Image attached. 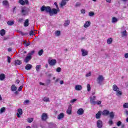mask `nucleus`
I'll list each match as a JSON object with an SVG mask.
<instances>
[{
	"instance_id": "f257e3e1",
	"label": "nucleus",
	"mask_w": 128,
	"mask_h": 128,
	"mask_svg": "<svg viewBox=\"0 0 128 128\" xmlns=\"http://www.w3.org/2000/svg\"><path fill=\"white\" fill-rule=\"evenodd\" d=\"M54 4L56 5V6L57 9L53 8L52 10L50 6H43L40 8L41 12H46L49 13L50 16H52L54 14H57L58 12H60V8H58V3L55 2Z\"/></svg>"
},
{
	"instance_id": "f03ea898",
	"label": "nucleus",
	"mask_w": 128,
	"mask_h": 128,
	"mask_svg": "<svg viewBox=\"0 0 128 128\" xmlns=\"http://www.w3.org/2000/svg\"><path fill=\"white\" fill-rule=\"evenodd\" d=\"M104 80V77L102 75H99L96 79V82L98 84L102 86V82Z\"/></svg>"
},
{
	"instance_id": "7ed1b4c3",
	"label": "nucleus",
	"mask_w": 128,
	"mask_h": 128,
	"mask_svg": "<svg viewBox=\"0 0 128 128\" xmlns=\"http://www.w3.org/2000/svg\"><path fill=\"white\" fill-rule=\"evenodd\" d=\"M21 12L24 16H28V8H22Z\"/></svg>"
},
{
	"instance_id": "20e7f679",
	"label": "nucleus",
	"mask_w": 128,
	"mask_h": 128,
	"mask_svg": "<svg viewBox=\"0 0 128 128\" xmlns=\"http://www.w3.org/2000/svg\"><path fill=\"white\" fill-rule=\"evenodd\" d=\"M96 96H93L90 97V102L92 104L96 105Z\"/></svg>"
},
{
	"instance_id": "39448f33",
	"label": "nucleus",
	"mask_w": 128,
	"mask_h": 128,
	"mask_svg": "<svg viewBox=\"0 0 128 128\" xmlns=\"http://www.w3.org/2000/svg\"><path fill=\"white\" fill-rule=\"evenodd\" d=\"M97 127L98 128H102V120H99L97 121L96 122Z\"/></svg>"
},
{
	"instance_id": "423d86ee",
	"label": "nucleus",
	"mask_w": 128,
	"mask_h": 128,
	"mask_svg": "<svg viewBox=\"0 0 128 128\" xmlns=\"http://www.w3.org/2000/svg\"><path fill=\"white\" fill-rule=\"evenodd\" d=\"M41 118L42 120H48V114L46 112L43 113L42 115Z\"/></svg>"
},
{
	"instance_id": "0eeeda50",
	"label": "nucleus",
	"mask_w": 128,
	"mask_h": 128,
	"mask_svg": "<svg viewBox=\"0 0 128 128\" xmlns=\"http://www.w3.org/2000/svg\"><path fill=\"white\" fill-rule=\"evenodd\" d=\"M18 112L16 113L18 118H20V116L22 114V108H18Z\"/></svg>"
},
{
	"instance_id": "6e6552de",
	"label": "nucleus",
	"mask_w": 128,
	"mask_h": 128,
	"mask_svg": "<svg viewBox=\"0 0 128 128\" xmlns=\"http://www.w3.org/2000/svg\"><path fill=\"white\" fill-rule=\"evenodd\" d=\"M48 64L50 66H54L56 64V59L48 61Z\"/></svg>"
},
{
	"instance_id": "1a4fd4ad",
	"label": "nucleus",
	"mask_w": 128,
	"mask_h": 128,
	"mask_svg": "<svg viewBox=\"0 0 128 128\" xmlns=\"http://www.w3.org/2000/svg\"><path fill=\"white\" fill-rule=\"evenodd\" d=\"M81 52H82V56H88V50H86L82 48L81 49Z\"/></svg>"
},
{
	"instance_id": "9d476101",
	"label": "nucleus",
	"mask_w": 128,
	"mask_h": 128,
	"mask_svg": "<svg viewBox=\"0 0 128 128\" xmlns=\"http://www.w3.org/2000/svg\"><path fill=\"white\" fill-rule=\"evenodd\" d=\"M72 104H69L68 109L66 110V113L68 114H72Z\"/></svg>"
},
{
	"instance_id": "9b49d317",
	"label": "nucleus",
	"mask_w": 128,
	"mask_h": 128,
	"mask_svg": "<svg viewBox=\"0 0 128 128\" xmlns=\"http://www.w3.org/2000/svg\"><path fill=\"white\" fill-rule=\"evenodd\" d=\"M84 109L80 108L77 111V114L79 116H82V115L84 114Z\"/></svg>"
},
{
	"instance_id": "f8f14e48",
	"label": "nucleus",
	"mask_w": 128,
	"mask_h": 128,
	"mask_svg": "<svg viewBox=\"0 0 128 128\" xmlns=\"http://www.w3.org/2000/svg\"><path fill=\"white\" fill-rule=\"evenodd\" d=\"M30 60H32V56L28 55L27 56H26V58L24 60V62H25L28 64V62H30Z\"/></svg>"
},
{
	"instance_id": "ddd939ff",
	"label": "nucleus",
	"mask_w": 128,
	"mask_h": 128,
	"mask_svg": "<svg viewBox=\"0 0 128 128\" xmlns=\"http://www.w3.org/2000/svg\"><path fill=\"white\" fill-rule=\"evenodd\" d=\"M102 112L101 110H100L99 112H98L96 115V118H97L98 120L100 118V116H102Z\"/></svg>"
},
{
	"instance_id": "4468645a",
	"label": "nucleus",
	"mask_w": 128,
	"mask_h": 128,
	"mask_svg": "<svg viewBox=\"0 0 128 128\" xmlns=\"http://www.w3.org/2000/svg\"><path fill=\"white\" fill-rule=\"evenodd\" d=\"M112 90L114 92H118L120 90V88H118L116 84H114L112 86Z\"/></svg>"
},
{
	"instance_id": "2eb2a0df",
	"label": "nucleus",
	"mask_w": 128,
	"mask_h": 128,
	"mask_svg": "<svg viewBox=\"0 0 128 128\" xmlns=\"http://www.w3.org/2000/svg\"><path fill=\"white\" fill-rule=\"evenodd\" d=\"M102 116H108L110 114V111L108 110H104L102 112Z\"/></svg>"
},
{
	"instance_id": "dca6fc26",
	"label": "nucleus",
	"mask_w": 128,
	"mask_h": 128,
	"mask_svg": "<svg viewBox=\"0 0 128 128\" xmlns=\"http://www.w3.org/2000/svg\"><path fill=\"white\" fill-rule=\"evenodd\" d=\"M66 4V1L65 0H62L60 4V8H62V6H64Z\"/></svg>"
},
{
	"instance_id": "f3484780",
	"label": "nucleus",
	"mask_w": 128,
	"mask_h": 128,
	"mask_svg": "<svg viewBox=\"0 0 128 128\" xmlns=\"http://www.w3.org/2000/svg\"><path fill=\"white\" fill-rule=\"evenodd\" d=\"M90 26V22L86 21L84 24V26L86 28H88Z\"/></svg>"
},
{
	"instance_id": "a211bd4d",
	"label": "nucleus",
	"mask_w": 128,
	"mask_h": 128,
	"mask_svg": "<svg viewBox=\"0 0 128 128\" xmlns=\"http://www.w3.org/2000/svg\"><path fill=\"white\" fill-rule=\"evenodd\" d=\"M14 64H15V66H20V64H22V60H15Z\"/></svg>"
},
{
	"instance_id": "6ab92c4d",
	"label": "nucleus",
	"mask_w": 128,
	"mask_h": 128,
	"mask_svg": "<svg viewBox=\"0 0 128 128\" xmlns=\"http://www.w3.org/2000/svg\"><path fill=\"white\" fill-rule=\"evenodd\" d=\"M109 116L110 118V119L114 120V112H109Z\"/></svg>"
},
{
	"instance_id": "aec40b11",
	"label": "nucleus",
	"mask_w": 128,
	"mask_h": 128,
	"mask_svg": "<svg viewBox=\"0 0 128 128\" xmlns=\"http://www.w3.org/2000/svg\"><path fill=\"white\" fill-rule=\"evenodd\" d=\"M64 118V113H60L58 116V120H62V118Z\"/></svg>"
},
{
	"instance_id": "412c9836",
	"label": "nucleus",
	"mask_w": 128,
	"mask_h": 128,
	"mask_svg": "<svg viewBox=\"0 0 128 128\" xmlns=\"http://www.w3.org/2000/svg\"><path fill=\"white\" fill-rule=\"evenodd\" d=\"M70 20H66L64 22V26H70Z\"/></svg>"
},
{
	"instance_id": "4be33fe9",
	"label": "nucleus",
	"mask_w": 128,
	"mask_h": 128,
	"mask_svg": "<svg viewBox=\"0 0 128 128\" xmlns=\"http://www.w3.org/2000/svg\"><path fill=\"white\" fill-rule=\"evenodd\" d=\"M32 68V66L30 65V64H28L26 65L25 68L27 70H30Z\"/></svg>"
},
{
	"instance_id": "5701e85b",
	"label": "nucleus",
	"mask_w": 128,
	"mask_h": 128,
	"mask_svg": "<svg viewBox=\"0 0 128 128\" xmlns=\"http://www.w3.org/2000/svg\"><path fill=\"white\" fill-rule=\"evenodd\" d=\"M2 5L4 6H8L9 4L8 2L6 0H4L2 2Z\"/></svg>"
},
{
	"instance_id": "b1692460",
	"label": "nucleus",
	"mask_w": 128,
	"mask_h": 128,
	"mask_svg": "<svg viewBox=\"0 0 128 128\" xmlns=\"http://www.w3.org/2000/svg\"><path fill=\"white\" fill-rule=\"evenodd\" d=\"M30 25V22H29V20L28 19H26L24 22V26H28Z\"/></svg>"
},
{
	"instance_id": "393cba45",
	"label": "nucleus",
	"mask_w": 128,
	"mask_h": 128,
	"mask_svg": "<svg viewBox=\"0 0 128 128\" xmlns=\"http://www.w3.org/2000/svg\"><path fill=\"white\" fill-rule=\"evenodd\" d=\"M82 86H80V85H76L75 86V90H82Z\"/></svg>"
},
{
	"instance_id": "a878e982",
	"label": "nucleus",
	"mask_w": 128,
	"mask_h": 128,
	"mask_svg": "<svg viewBox=\"0 0 128 128\" xmlns=\"http://www.w3.org/2000/svg\"><path fill=\"white\" fill-rule=\"evenodd\" d=\"M6 78V76L4 74H0V80H4Z\"/></svg>"
},
{
	"instance_id": "bb28decb",
	"label": "nucleus",
	"mask_w": 128,
	"mask_h": 128,
	"mask_svg": "<svg viewBox=\"0 0 128 128\" xmlns=\"http://www.w3.org/2000/svg\"><path fill=\"white\" fill-rule=\"evenodd\" d=\"M11 90L12 92H16V85L12 84L11 86Z\"/></svg>"
},
{
	"instance_id": "cd10ccee",
	"label": "nucleus",
	"mask_w": 128,
	"mask_h": 128,
	"mask_svg": "<svg viewBox=\"0 0 128 128\" xmlns=\"http://www.w3.org/2000/svg\"><path fill=\"white\" fill-rule=\"evenodd\" d=\"M0 34L2 36H4V34H6V30H4V29H2V30H0Z\"/></svg>"
},
{
	"instance_id": "c85d7f7f",
	"label": "nucleus",
	"mask_w": 128,
	"mask_h": 128,
	"mask_svg": "<svg viewBox=\"0 0 128 128\" xmlns=\"http://www.w3.org/2000/svg\"><path fill=\"white\" fill-rule=\"evenodd\" d=\"M121 34L122 36H126V30H124V31H121Z\"/></svg>"
},
{
	"instance_id": "c756f323",
	"label": "nucleus",
	"mask_w": 128,
	"mask_h": 128,
	"mask_svg": "<svg viewBox=\"0 0 128 128\" xmlns=\"http://www.w3.org/2000/svg\"><path fill=\"white\" fill-rule=\"evenodd\" d=\"M42 100H44V102H50V98L47 97H44L42 98Z\"/></svg>"
},
{
	"instance_id": "7c9ffc66",
	"label": "nucleus",
	"mask_w": 128,
	"mask_h": 128,
	"mask_svg": "<svg viewBox=\"0 0 128 128\" xmlns=\"http://www.w3.org/2000/svg\"><path fill=\"white\" fill-rule=\"evenodd\" d=\"M14 24V21H8L7 22V24L8 26H12Z\"/></svg>"
},
{
	"instance_id": "2f4dec72",
	"label": "nucleus",
	"mask_w": 128,
	"mask_h": 128,
	"mask_svg": "<svg viewBox=\"0 0 128 128\" xmlns=\"http://www.w3.org/2000/svg\"><path fill=\"white\" fill-rule=\"evenodd\" d=\"M108 124L110 126H112V124H114V122L112 121V119H110L108 122Z\"/></svg>"
},
{
	"instance_id": "473e14b6",
	"label": "nucleus",
	"mask_w": 128,
	"mask_h": 128,
	"mask_svg": "<svg viewBox=\"0 0 128 128\" xmlns=\"http://www.w3.org/2000/svg\"><path fill=\"white\" fill-rule=\"evenodd\" d=\"M48 126L50 128H52L54 126V122H50L48 124Z\"/></svg>"
},
{
	"instance_id": "72a5a7b5",
	"label": "nucleus",
	"mask_w": 128,
	"mask_h": 128,
	"mask_svg": "<svg viewBox=\"0 0 128 128\" xmlns=\"http://www.w3.org/2000/svg\"><path fill=\"white\" fill-rule=\"evenodd\" d=\"M41 66H40V65H37L36 66V70L38 72H40V68Z\"/></svg>"
},
{
	"instance_id": "f704fd0d",
	"label": "nucleus",
	"mask_w": 128,
	"mask_h": 128,
	"mask_svg": "<svg viewBox=\"0 0 128 128\" xmlns=\"http://www.w3.org/2000/svg\"><path fill=\"white\" fill-rule=\"evenodd\" d=\"M116 22H118V18H116V17L112 18V23Z\"/></svg>"
},
{
	"instance_id": "c9c22d12",
	"label": "nucleus",
	"mask_w": 128,
	"mask_h": 128,
	"mask_svg": "<svg viewBox=\"0 0 128 128\" xmlns=\"http://www.w3.org/2000/svg\"><path fill=\"white\" fill-rule=\"evenodd\" d=\"M6 112V108L4 107H3L0 108V114H2V112Z\"/></svg>"
},
{
	"instance_id": "e433bc0d",
	"label": "nucleus",
	"mask_w": 128,
	"mask_h": 128,
	"mask_svg": "<svg viewBox=\"0 0 128 128\" xmlns=\"http://www.w3.org/2000/svg\"><path fill=\"white\" fill-rule=\"evenodd\" d=\"M122 91H118L116 92V96H122Z\"/></svg>"
},
{
	"instance_id": "4c0bfd02",
	"label": "nucleus",
	"mask_w": 128,
	"mask_h": 128,
	"mask_svg": "<svg viewBox=\"0 0 128 128\" xmlns=\"http://www.w3.org/2000/svg\"><path fill=\"white\" fill-rule=\"evenodd\" d=\"M18 2H19V4H22V6H24V0H19Z\"/></svg>"
},
{
	"instance_id": "58836bf2",
	"label": "nucleus",
	"mask_w": 128,
	"mask_h": 128,
	"mask_svg": "<svg viewBox=\"0 0 128 128\" xmlns=\"http://www.w3.org/2000/svg\"><path fill=\"white\" fill-rule=\"evenodd\" d=\"M107 42L109 44H112V38H109L107 40Z\"/></svg>"
},
{
	"instance_id": "ea45409f",
	"label": "nucleus",
	"mask_w": 128,
	"mask_h": 128,
	"mask_svg": "<svg viewBox=\"0 0 128 128\" xmlns=\"http://www.w3.org/2000/svg\"><path fill=\"white\" fill-rule=\"evenodd\" d=\"M55 34H56V36H60V30H57V31L55 32Z\"/></svg>"
},
{
	"instance_id": "a19ab883",
	"label": "nucleus",
	"mask_w": 128,
	"mask_h": 128,
	"mask_svg": "<svg viewBox=\"0 0 128 128\" xmlns=\"http://www.w3.org/2000/svg\"><path fill=\"white\" fill-rule=\"evenodd\" d=\"M89 16H94V12H88Z\"/></svg>"
},
{
	"instance_id": "79ce46f5",
	"label": "nucleus",
	"mask_w": 128,
	"mask_h": 128,
	"mask_svg": "<svg viewBox=\"0 0 128 128\" xmlns=\"http://www.w3.org/2000/svg\"><path fill=\"white\" fill-rule=\"evenodd\" d=\"M42 54H44V50H39L38 52V56H42Z\"/></svg>"
},
{
	"instance_id": "37998d69",
	"label": "nucleus",
	"mask_w": 128,
	"mask_h": 128,
	"mask_svg": "<svg viewBox=\"0 0 128 128\" xmlns=\"http://www.w3.org/2000/svg\"><path fill=\"white\" fill-rule=\"evenodd\" d=\"M30 36H34L36 34L34 33V32L32 30H30L29 32Z\"/></svg>"
},
{
	"instance_id": "c03bdc74",
	"label": "nucleus",
	"mask_w": 128,
	"mask_h": 128,
	"mask_svg": "<svg viewBox=\"0 0 128 128\" xmlns=\"http://www.w3.org/2000/svg\"><path fill=\"white\" fill-rule=\"evenodd\" d=\"M90 84H88L87 85V90L88 92H90Z\"/></svg>"
},
{
	"instance_id": "a18cd8bd",
	"label": "nucleus",
	"mask_w": 128,
	"mask_h": 128,
	"mask_svg": "<svg viewBox=\"0 0 128 128\" xmlns=\"http://www.w3.org/2000/svg\"><path fill=\"white\" fill-rule=\"evenodd\" d=\"M34 54V50H32L30 52L28 53V56H32V54Z\"/></svg>"
},
{
	"instance_id": "49530a36",
	"label": "nucleus",
	"mask_w": 128,
	"mask_h": 128,
	"mask_svg": "<svg viewBox=\"0 0 128 128\" xmlns=\"http://www.w3.org/2000/svg\"><path fill=\"white\" fill-rule=\"evenodd\" d=\"M33 121H34V118H28V122L29 123L32 122Z\"/></svg>"
},
{
	"instance_id": "de8ad7c7",
	"label": "nucleus",
	"mask_w": 128,
	"mask_h": 128,
	"mask_svg": "<svg viewBox=\"0 0 128 128\" xmlns=\"http://www.w3.org/2000/svg\"><path fill=\"white\" fill-rule=\"evenodd\" d=\"M123 107L124 108H128V103H125L123 105Z\"/></svg>"
},
{
	"instance_id": "09e8293b",
	"label": "nucleus",
	"mask_w": 128,
	"mask_h": 128,
	"mask_svg": "<svg viewBox=\"0 0 128 128\" xmlns=\"http://www.w3.org/2000/svg\"><path fill=\"white\" fill-rule=\"evenodd\" d=\"M56 72H62V68L58 67L56 68Z\"/></svg>"
},
{
	"instance_id": "8fccbe9b",
	"label": "nucleus",
	"mask_w": 128,
	"mask_h": 128,
	"mask_svg": "<svg viewBox=\"0 0 128 128\" xmlns=\"http://www.w3.org/2000/svg\"><path fill=\"white\" fill-rule=\"evenodd\" d=\"M24 44H25V46H28L30 44V42H24Z\"/></svg>"
},
{
	"instance_id": "3c124183",
	"label": "nucleus",
	"mask_w": 128,
	"mask_h": 128,
	"mask_svg": "<svg viewBox=\"0 0 128 128\" xmlns=\"http://www.w3.org/2000/svg\"><path fill=\"white\" fill-rule=\"evenodd\" d=\"M80 6V2H77L75 5V6L76 8H78V6Z\"/></svg>"
},
{
	"instance_id": "603ef678",
	"label": "nucleus",
	"mask_w": 128,
	"mask_h": 128,
	"mask_svg": "<svg viewBox=\"0 0 128 128\" xmlns=\"http://www.w3.org/2000/svg\"><path fill=\"white\" fill-rule=\"evenodd\" d=\"M76 100H78L76 98H74V99L72 100L70 102H71L72 104H74V102H76Z\"/></svg>"
},
{
	"instance_id": "864d4df0",
	"label": "nucleus",
	"mask_w": 128,
	"mask_h": 128,
	"mask_svg": "<svg viewBox=\"0 0 128 128\" xmlns=\"http://www.w3.org/2000/svg\"><path fill=\"white\" fill-rule=\"evenodd\" d=\"M116 124L118 126H122V122L118 121V122H117Z\"/></svg>"
},
{
	"instance_id": "5fc2aeb1",
	"label": "nucleus",
	"mask_w": 128,
	"mask_h": 128,
	"mask_svg": "<svg viewBox=\"0 0 128 128\" xmlns=\"http://www.w3.org/2000/svg\"><path fill=\"white\" fill-rule=\"evenodd\" d=\"M100 104H102V101L100 100H97L96 102V104L100 105Z\"/></svg>"
},
{
	"instance_id": "6e6d98bb",
	"label": "nucleus",
	"mask_w": 128,
	"mask_h": 128,
	"mask_svg": "<svg viewBox=\"0 0 128 128\" xmlns=\"http://www.w3.org/2000/svg\"><path fill=\"white\" fill-rule=\"evenodd\" d=\"M90 76H92V72H89L86 74V76L87 77Z\"/></svg>"
},
{
	"instance_id": "4d7b16f0",
	"label": "nucleus",
	"mask_w": 128,
	"mask_h": 128,
	"mask_svg": "<svg viewBox=\"0 0 128 128\" xmlns=\"http://www.w3.org/2000/svg\"><path fill=\"white\" fill-rule=\"evenodd\" d=\"M124 30H126V27H124V26L122 27L121 28V32H124Z\"/></svg>"
},
{
	"instance_id": "13d9d810",
	"label": "nucleus",
	"mask_w": 128,
	"mask_h": 128,
	"mask_svg": "<svg viewBox=\"0 0 128 128\" xmlns=\"http://www.w3.org/2000/svg\"><path fill=\"white\" fill-rule=\"evenodd\" d=\"M8 64L10 63V56H8Z\"/></svg>"
},
{
	"instance_id": "bf43d9fd",
	"label": "nucleus",
	"mask_w": 128,
	"mask_h": 128,
	"mask_svg": "<svg viewBox=\"0 0 128 128\" xmlns=\"http://www.w3.org/2000/svg\"><path fill=\"white\" fill-rule=\"evenodd\" d=\"M24 4H28V0H24Z\"/></svg>"
},
{
	"instance_id": "052dcab7",
	"label": "nucleus",
	"mask_w": 128,
	"mask_h": 128,
	"mask_svg": "<svg viewBox=\"0 0 128 128\" xmlns=\"http://www.w3.org/2000/svg\"><path fill=\"white\" fill-rule=\"evenodd\" d=\"M81 14H86V10L84 9H82L81 10Z\"/></svg>"
},
{
	"instance_id": "680f3d73",
	"label": "nucleus",
	"mask_w": 128,
	"mask_h": 128,
	"mask_svg": "<svg viewBox=\"0 0 128 128\" xmlns=\"http://www.w3.org/2000/svg\"><path fill=\"white\" fill-rule=\"evenodd\" d=\"M24 104H30V100H26L24 102Z\"/></svg>"
},
{
	"instance_id": "e2e57ef3",
	"label": "nucleus",
	"mask_w": 128,
	"mask_h": 128,
	"mask_svg": "<svg viewBox=\"0 0 128 128\" xmlns=\"http://www.w3.org/2000/svg\"><path fill=\"white\" fill-rule=\"evenodd\" d=\"M24 22V19L20 18L18 19V22Z\"/></svg>"
},
{
	"instance_id": "0e129e2a",
	"label": "nucleus",
	"mask_w": 128,
	"mask_h": 128,
	"mask_svg": "<svg viewBox=\"0 0 128 128\" xmlns=\"http://www.w3.org/2000/svg\"><path fill=\"white\" fill-rule=\"evenodd\" d=\"M22 88H23L22 86H20L19 87L18 89V90L19 92H20V90H22Z\"/></svg>"
},
{
	"instance_id": "69168bd1",
	"label": "nucleus",
	"mask_w": 128,
	"mask_h": 128,
	"mask_svg": "<svg viewBox=\"0 0 128 128\" xmlns=\"http://www.w3.org/2000/svg\"><path fill=\"white\" fill-rule=\"evenodd\" d=\"M60 82V78H57L56 79V80H55L54 84H56V82Z\"/></svg>"
},
{
	"instance_id": "338daca9",
	"label": "nucleus",
	"mask_w": 128,
	"mask_h": 128,
	"mask_svg": "<svg viewBox=\"0 0 128 128\" xmlns=\"http://www.w3.org/2000/svg\"><path fill=\"white\" fill-rule=\"evenodd\" d=\"M124 58H128V53L125 54H124Z\"/></svg>"
},
{
	"instance_id": "774afa93",
	"label": "nucleus",
	"mask_w": 128,
	"mask_h": 128,
	"mask_svg": "<svg viewBox=\"0 0 128 128\" xmlns=\"http://www.w3.org/2000/svg\"><path fill=\"white\" fill-rule=\"evenodd\" d=\"M19 32L20 34H22V36H24V32L20 31Z\"/></svg>"
}]
</instances>
